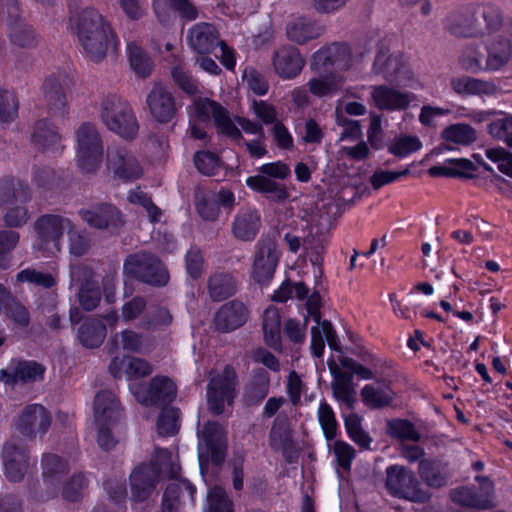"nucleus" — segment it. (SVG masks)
Segmentation results:
<instances>
[{
    "label": "nucleus",
    "mask_w": 512,
    "mask_h": 512,
    "mask_svg": "<svg viewBox=\"0 0 512 512\" xmlns=\"http://www.w3.org/2000/svg\"><path fill=\"white\" fill-rule=\"evenodd\" d=\"M372 104L379 110L400 111L414 100V94L400 91L386 84L370 87Z\"/></svg>",
    "instance_id": "nucleus-18"
},
{
    "label": "nucleus",
    "mask_w": 512,
    "mask_h": 512,
    "mask_svg": "<svg viewBox=\"0 0 512 512\" xmlns=\"http://www.w3.org/2000/svg\"><path fill=\"white\" fill-rule=\"evenodd\" d=\"M388 431L392 437L400 440L418 441L420 439L419 432L414 425L407 420H393L388 423Z\"/></svg>",
    "instance_id": "nucleus-59"
},
{
    "label": "nucleus",
    "mask_w": 512,
    "mask_h": 512,
    "mask_svg": "<svg viewBox=\"0 0 512 512\" xmlns=\"http://www.w3.org/2000/svg\"><path fill=\"white\" fill-rule=\"evenodd\" d=\"M124 273L154 286H163L169 280L164 265L154 256L146 253L129 256L124 262Z\"/></svg>",
    "instance_id": "nucleus-8"
},
{
    "label": "nucleus",
    "mask_w": 512,
    "mask_h": 512,
    "mask_svg": "<svg viewBox=\"0 0 512 512\" xmlns=\"http://www.w3.org/2000/svg\"><path fill=\"white\" fill-rule=\"evenodd\" d=\"M178 409L169 407L163 409L157 422V430L160 435L170 436L178 430Z\"/></svg>",
    "instance_id": "nucleus-62"
},
{
    "label": "nucleus",
    "mask_w": 512,
    "mask_h": 512,
    "mask_svg": "<svg viewBox=\"0 0 512 512\" xmlns=\"http://www.w3.org/2000/svg\"><path fill=\"white\" fill-rule=\"evenodd\" d=\"M343 84V78L336 74H328L311 78L308 83V91L318 97L324 98L335 94Z\"/></svg>",
    "instance_id": "nucleus-43"
},
{
    "label": "nucleus",
    "mask_w": 512,
    "mask_h": 512,
    "mask_svg": "<svg viewBox=\"0 0 512 512\" xmlns=\"http://www.w3.org/2000/svg\"><path fill=\"white\" fill-rule=\"evenodd\" d=\"M10 40L14 45L31 48L36 44L34 31L26 24H16L10 30Z\"/></svg>",
    "instance_id": "nucleus-63"
},
{
    "label": "nucleus",
    "mask_w": 512,
    "mask_h": 512,
    "mask_svg": "<svg viewBox=\"0 0 512 512\" xmlns=\"http://www.w3.org/2000/svg\"><path fill=\"white\" fill-rule=\"evenodd\" d=\"M235 373L226 367L222 374L211 378L207 389V402L209 410L214 414H221L226 405H231L235 396Z\"/></svg>",
    "instance_id": "nucleus-14"
},
{
    "label": "nucleus",
    "mask_w": 512,
    "mask_h": 512,
    "mask_svg": "<svg viewBox=\"0 0 512 512\" xmlns=\"http://www.w3.org/2000/svg\"><path fill=\"white\" fill-rule=\"evenodd\" d=\"M487 131L491 137L503 141L512 148V115L494 119L488 124Z\"/></svg>",
    "instance_id": "nucleus-50"
},
{
    "label": "nucleus",
    "mask_w": 512,
    "mask_h": 512,
    "mask_svg": "<svg viewBox=\"0 0 512 512\" xmlns=\"http://www.w3.org/2000/svg\"><path fill=\"white\" fill-rule=\"evenodd\" d=\"M2 457L6 477L13 482L20 481L28 467L26 447L13 437L5 444Z\"/></svg>",
    "instance_id": "nucleus-22"
},
{
    "label": "nucleus",
    "mask_w": 512,
    "mask_h": 512,
    "mask_svg": "<svg viewBox=\"0 0 512 512\" xmlns=\"http://www.w3.org/2000/svg\"><path fill=\"white\" fill-rule=\"evenodd\" d=\"M52 423L51 413L40 404L26 406L15 422V429L25 438L34 439L47 433Z\"/></svg>",
    "instance_id": "nucleus-17"
},
{
    "label": "nucleus",
    "mask_w": 512,
    "mask_h": 512,
    "mask_svg": "<svg viewBox=\"0 0 512 512\" xmlns=\"http://www.w3.org/2000/svg\"><path fill=\"white\" fill-rule=\"evenodd\" d=\"M450 85L453 91L462 97L472 95L493 96L498 92V87L492 81L469 76L452 78Z\"/></svg>",
    "instance_id": "nucleus-34"
},
{
    "label": "nucleus",
    "mask_w": 512,
    "mask_h": 512,
    "mask_svg": "<svg viewBox=\"0 0 512 512\" xmlns=\"http://www.w3.org/2000/svg\"><path fill=\"white\" fill-rule=\"evenodd\" d=\"M32 141L39 149L56 151L61 145V136L54 125L46 120H40L34 127Z\"/></svg>",
    "instance_id": "nucleus-39"
},
{
    "label": "nucleus",
    "mask_w": 512,
    "mask_h": 512,
    "mask_svg": "<svg viewBox=\"0 0 512 512\" xmlns=\"http://www.w3.org/2000/svg\"><path fill=\"white\" fill-rule=\"evenodd\" d=\"M422 143L417 136H400L395 138L388 146V151L396 157L407 155L420 150Z\"/></svg>",
    "instance_id": "nucleus-53"
},
{
    "label": "nucleus",
    "mask_w": 512,
    "mask_h": 512,
    "mask_svg": "<svg viewBox=\"0 0 512 512\" xmlns=\"http://www.w3.org/2000/svg\"><path fill=\"white\" fill-rule=\"evenodd\" d=\"M259 172V175L250 176L246 179L249 188L268 194L277 200L287 198L288 192L285 186L272 179L283 180L290 176L291 170L287 164L281 161L263 164L259 167Z\"/></svg>",
    "instance_id": "nucleus-7"
},
{
    "label": "nucleus",
    "mask_w": 512,
    "mask_h": 512,
    "mask_svg": "<svg viewBox=\"0 0 512 512\" xmlns=\"http://www.w3.org/2000/svg\"><path fill=\"white\" fill-rule=\"evenodd\" d=\"M107 169L114 178L124 182L134 181L143 175L138 158L125 147H111L107 152Z\"/></svg>",
    "instance_id": "nucleus-16"
},
{
    "label": "nucleus",
    "mask_w": 512,
    "mask_h": 512,
    "mask_svg": "<svg viewBox=\"0 0 512 512\" xmlns=\"http://www.w3.org/2000/svg\"><path fill=\"white\" fill-rule=\"evenodd\" d=\"M261 226V217L256 209H240L231 224V233L239 241L248 242L255 239Z\"/></svg>",
    "instance_id": "nucleus-25"
},
{
    "label": "nucleus",
    "mask_w": 512,
    "mask_h": 512,
    "mask_svg": "<svg viewBox=\"0 0 512 512\" xmlns=\"http://www.w3.org/2000/svg\"><path fill=\"white\" fill-rule=\"evenodd\" d=\"M19 102L13 92L0 90V121H13L18 115Z\"/></svg>",
    "instance_id": "nucleus-60"
},
{
    "label": "nucleus",
    "mask_w": 512,
    "mask_h": 512,
    "mask_svg": "<svg viewBox=\"0 0 512 512\" xmlns=\"http://www.w3.org/2000/svg\"><path fill=\"white\" fill-rule=\"evenodd\" d=\"M486 157L497 164L498 170L512 178V153L505 148H490L485 151Z\"/></svg>",
    "instance_id": "nucleus-64"
},
{
    "label": "nucleus",
    "mask_w": 512,
    "mask_h": 512,
    "mask_svg": "<svg viewBox=\"0 0 512 512\" xmlns=\"http://www.w3.org/2000/svg\"><path fill=\"white\" fill-rule=\"evenodd\" d=\"M449 30L457 37H477L484 34V25L479 16V6L453 16Z\"/></svg>",
    "instance_id": "nucleus-28"
},
{
    "label": "nucleus",
    "mask_w": 512,
    "mask_h": 512,
    "mask_svg": "<svg viewBox=\"0 0 512 512\" xmlns=\"http://www.w3.org/2000/svg\"><path fill=\"white\" fill-rule=\"evenodd\" d=\"M361 396L367 406L381 408L391 402L393 393L387 385H366L361 391Z\"/></svg>",
    "instance_id": "nucleus-47"
},
{
    "label": "nucleus",
    "mask_w": 512,
    "mask_h": 512,
    "mask_svg": "<svg viewBox=\"0 0 512 512\" xmlns=\"http://www.w3.org/2000/svg\"><path fill=\"white\" fill-rule=\"evenodd\" d=\"M69 238V252L71 255L81 257L90 249V240L85 233L71 223L67 231Z\"/></svg>",
    "instance_id": "nucleus-55"
},
{
    "label": "nucleus",
    "mask_w": 512,
    "mask_h": 512,
    "mask_svg": "<svg viewBox=\"0 0 512 512\" xmlns=\"http://www.w3.org/2000/svg\"><path fill=\"white\" fill-rule=\"evenodd\" d=\"M247 316V309L243 303L231 301L219 309L214 324L216 329L229 332L242 326L246 322Z\"/></svg>",
    "instance_id": "nucleus-30"
},
{
    "label": "nucleus",
    "mask_w": 512,
    "mask_h": 512,
    "mask_svg": "<svg viewBox=\"0 0 512 512\" xmlns=\"http://www.w3.org/2000/svg\"><path fill=\"white\" fill-rule=\"evenodd\" d=\"M44 368L36 362L11 363L6 369L0 371V381L7 385L18 382L37 381L43 378Z\"/></svg>",
    "instance_id": "nucleus-29"
},
{
    "label": "nucleus",
    "mask_w": 512,
    "mask_h": 512,
    "mask_svg": "<svg viewBox=\"0 0 512 512\" xmlns=\"http://www.w3.org/2000/svg\"><path fill=\"white\" fill-rule=\"evenodd\" d=\"M127 54L131 69L134 73L146 78L153 70V62L146 51L135 41L127 43Z\"/></svg>",
    "instance_id": "nucleus-42"
},
{
    "label": "nucleus",
    "mask_w": 512,
    "mask_h": 512,
    "mask_svg": "<svg viewBox=\"0 0 512 512\" xmlns=\"http://www.w3.org/2000/svg\"><path fill=\"white\" fill-rule=\"evenodd\" d=\"M72 86V78L64 71L53 72L46 77L43 93L50 113L55 116H64L67 113V95Z\"/></svg>",
    "instance_id": "nucleus-11"
},
{
    "label": "nucleus",
    "mask_w": 512,
    "mask_h": 512,
    "mask_svg": "<svg viewBox=\"0 0 512 512\" xmlns=\"http://www.w3.org/2000/svg\"><path fill=\"white\" fill-rule=\"evenodd\" d=\"M386 488L391 495L412 502L423 503L430 498V494L421 487L414 473L400 465L387 467Z\"/></svg>",
    "instance_id": "nucleus-6"
},
{
    "label": "nucleus",
    "mask_w": 512,
    "mask_h": 512,
    "mask_svg": "<svg viewBox=\"0 0 512 512\" xmlns=\"http://www.w3.org/2000/svg\"><path fill=\"white\" fill-rule=\"evenodd\" d=\"M146 104L150 114L157 121L167 123L172 120L176 112V104L169 89L161 84L155 83L146 98Z\"/></svg>",
    "instance_id": "nucleus-19"
},
{
    "label": "nucleus",
    "mask_w": 512,
    "mask_h": 512,
    "mask_svg": "<svg viewBox=\"0 0 512 512\" xmlns=\"http://www.w3.org/2000/svg\"><path fill=\"white\" fill-rule=\"evenodd\" d=\"M373 73L384 80L402 87L417 88L419 81L399 53L389 54L380 50L373 64Z\"/></svg>",
    "instance_id": "nucleus-5"
},
{
    "label": "nucleus",
    "mask_w": 512,
    "mask_h": 512,
    "mask_svg": "<svg viewBox=\"0 0 512 512\" xmlns=\"http://www.w3.org/2000/svg\"><path fill=\"white\" fill-rule=\"evenodd\" d=\"M120 415V406L113 393L102 391L96 395L94 402L95 425H116Z\"/></svg>",
    "instance_id": "nucleus-31"
},
{
    "label": "nucleus",
    "mask_w": 512,
    "mask_h": 512,
    "mask_svg": "<svg viewBox=\"0 0 512 512\" xmlns=\"http://www.w3.org/2000/svg\"><path fill=\"white\" fill-rule=\"evenodd\" d=\"M77 164L84 172L95 171L101 162L103 146L100 135L91 124H83L77 131Z\"/></svg>",
    "instance_id": "nucleus-9"
},
{
    "label": "nucleus",
    "mask_w": 512,
    "mask_h": 512,
    "mask_svg": "<svg viewBox=\"0 0 512 512\" xmlns=\"http://www.w3.org/2000/svg\"><path fill=\"white\" fill-rule=\"evenodd\" d=\"M331 324L328 321L319 322L311 328V351L315 357H321L325 348L327 335H331Z\"/></svg>",
    "instance_id": "nucleus-57"
},
{
    "label": "nucleus",
    "mask_w": 512,
    "mask_h": 512,
    "mask_svg": "<svg viewBox=\"0 0 512 512\" xmlns=\"http://www.w3.org/2000/svg\"><path fill=\"white\" fill-rule=\"evenodd\" d=\"M329 367L331 372L334 374V381L332 382L334 397L337 401L352 409L356 401L352 376L341 371L336 373V366L334 364H329Z\"/></svg>",
    "instance_id": "nucleus-40"
},
{
    "label": "nucleus",
    "mask_w": 512,
    "mask_h": 512,
    "mask_svg": "<svg viewBox=\"0 0 512 512\" xmlns=\"http://www.w3.org/2000/svg\"><path fill=\"white\" fill-rule=\"evenodd\" d=\"M342 49L344 50V47L339 44H333L318 50L313 55L311 68L317 72L327 70L330 66L338 62L339 51Z\"/></svg>",
    "instance_id": "nucleus-49"
},
{
    "label": "nucleus",
    "mask_w": 512,
    "mask_h": 512,
    "mask_svg": "<svg viewBox=\"0 0 512 512\" xmlns=\"http://www.w3.org/2000/svg\"><path fill=\"white\" fill-rule=\"evenodd\" d=\"M322 33V28L313 20L305 17H298L288 23L286 34L289 40L299 45L318 38Z\"/></svg>",
    "instance_id": "nucleus-37"
},
{
    "label": "nucleus",
    "mask_w": 512,
    "mask_h": 512,
    "mask_svg": "<svg viewBox=\"0 0 512 512\" xmlns=\"http://www.w3.org/2000/svg\"><path fill=\"white\" fill-rule=\"evenodd\" d=\"M208 291L213 300L221 301L236 291V281L228 273L214 274L209 278Z\"/></svg>",
    "instance_id": "nucleus-45"
},
{
    "label": "nucleus",
    "mask_w": 512,
    "mask_h": 512,
    "mask_svg": "<svg viewBox=\"0 0 512 512\" xmlns=\"http://www.w3.org/2000/svg\"><path fill=\"white\" fill-rule=\"evenodd\" d=\"M458 63L462 70L476 74L485 72V61L483 62V54L477 46L465 47L458 59Z\"/></svg>",
    "instance_id": "nucleus-48"
},
{
    "label": "nucleus",
    "mask_w": 512,
    "mask_h": 512,
    "mask_svg": "<svg viewBox=\"0 0 512 512\" xmlns=\"http://www.w3.org/2000/svg\"><path fill=\"white\" fill-rule=\"evenodd\" d=\"M196 209L200 217L205 221H215L218 218V202L212 195L197 194Z\"/></svg>",
    "instance_id": "nucleus-58"
},
{
    "label": "nucleus",
    "mask_w": 512,
    "mask_h": 512,
    "mask_svg": "<svg viewBox=\"0 0 512 512\" xmlns=\"http://www.w3.org/2000/svg\"><path fill=\"white\" fill-rule=\"evenodd\" d=\"M227 448L226 433L221 425L215 422H207L200 433L198 445L199 460H211L215 464L224 461Z\"/></svg>",
    "instance_id": "nucleus-13"
},
{
    "label": "nucleus",
    "mask_w": 512,
    "mask_h": 512,
    "mask_svg": "<svg viewBox=\"0 0 512 512\" xmlns=\"http://www.w3.org/2000/svg\"><path fill=\"white\" fill-rule=\"evenodd\" d=\"M100 117L104 125L122 138H134L139 125L130 104L117 95L107 96L101 103Z\"/></svg>",
    "instance_id": "nucleus-4"
},
{
    "label": "nucleus",
    "mask_w": 512,
    "mask_h": 512,
    "mask_svg": "<svg viewBox=\"0 0 512 512\" xmlns=\"http://www.w3.org/2000/svg\"><path fill=\"white\" fill-rule=\"evenodd\" d=\"M20 240V234L13 230L0 231V267L7 269L11 266V251L15 249Z\"/></svg>",
    "instance_id": "nucleus-52"
},
{
    "label": "nucleus",
    "mask_w": 512,
    "mask_h": 512,
    "mask_svg": "<svg viewBox=\"0 0 512 512\" xmlns=\"http://www.w3.org/2000/svg\"><path fill=\"white\" fill-rule=\"evenodd\" d=\"M82 220L95 229H105L114 233L123 225L120 211L109 204H101L80 211Z\"/></svg>",
    "instance_id": "nucleus-20"
},
{
    "label": "nucleus",
    "mask_w": 512,
    "mask_h": 512,
    "mask_svg": "<svg viewBox=\"0 0 512 512\" xmlns=\"http://www.w3.org/2000/svg\"><path fill=\"white\" fill-rule=\"evenodd\" d=\"M190 134L195 139H204V125L213 120L217 132L234 141L242 139L241 130L232 121L228 111L216 101L197 98L188 107Z\"/></svg>",
    "instance_id": "nucleus-2"
},
{
    "label": "nucleus",
    "mask_w": 512,
    "mask_h": 512,
    "mask_svg": "<svg viewBox=\"0 0 512 512\" xmlns=\"http://www.w3.org/2000/svg\"><path fill=\"white\" fill-rule=\"evenodd\" d=\"M262 326L266 344L273 349L280 350L281 317L276 307L270 306L264 311Z\"/></svg>",
    "instance_id": "nucleus-41"
},
{
    "label": "nucleus",
    "mask_w": 512,
    "mask_h": 512,
    "mask_svg": "<svg viewBox=\"0 0 512 512\" xmlns=\"http://www.w3.org/2000/svg\"><path fill=\"white\" fill-rule=\"evenodd\" d=\"M475 480L479 484V492L472 488L463 486L451 491L452 501L462 507L472 510H486L494 506V485L493 482L485 476H476Z\"/></svg>",
    "instance_id": "nucleus-12"
},
{
    "label": "nucleus",
    "mask_w": 512,
    "mask_h": 512,
    "mask_svg": "<svg viewBox=\"0 0 512 512\" xmlns=\"http://www.w3.org/2000/svg\"><path fill=\"white\" fill-rule=\"evenodd\" d=\"M270 446L281 451L285 457H289V452L293 447L291 429L286 415L279 414L271 427L269 435Z\"/></svg>",
    "instance_id": "nucleus-38"
},
{
    "label": "nucleus",
    "mask_w": 512,
    "mask_h": 512,
    "mask_svg": "<svg viewBox=\"0 0 512 512\" xmlns=\"http://www.w3.org/2000/svg\"><path fill=\"white\" fill-rule=\"evenodd\" d=\"M109 372L115 378L125 375L128 380H134L150 375L152 367L149 362L141 358L132 356L120 358L116 356L110 362Z\"/></svg>",
    "instance_id": "nucleus-27"
},
{
    "label": "nucleus",
    "mask_w": 512,
    "mask_h": 512,
    "mask_svg": "<svg viewBox=\"0 0 512 512\" xmlns=\"http://www.w3.org/2000/svg\"><path fill=\"white\" fill-rule=\"evenodd\" d=\"M136 399L145 405L172 401L176 394L175 383L167 377H155L148 388L139 387L134 391Z\"/></svg>",
    "instance_id": "nucleus-24"
},
{
    "label": "nucleus",
    "mask_w": 512,
    "mask_h": 512,
    "mask_svg": "<svg viewBox=\"0 0 512 512\" xmlns=\"http://www.w3.org/2000/svg\"><path fill=\"white\" fill-rule=\"evenodd\" d=\"M317 415L326 439H334L337 434V421L331 406L325 401L320 402Z\"/></svg>",
    "instance_id": "nucleus-56"
},
{
    "label": "nucleus",
    "mask_w": 512,
    "mask_h": 512,
    "mask_svg": "<svg viewBox=\"0 0 512 512\" xmlns=\"http://www.w3.org/2000/svg\"><path fill=\"white\" fill-rule=\"evenodd\" d=\"M180 467L167 449L156 450L152 463L138 466L131 474L132 496L137 501L146 499L155 487L160 474L177 477Z\"/></svg>",
    "instance_id": "nucleus-3"
},
{
    "label": "nucleus",
    "mask_w": 512,
    "mask_h": 512,
    "mask_svg": "<svg viewBox=\"0 0 512 512\" xmlns=\"http://www.w3.org/2000/svg\"><path fill=\"white\" fill-rule=\"evenodd\" d=\"M70 26L85 56L93 62H101L109 48L114 50L119 45L111 25L94 8H85L71 16Z\"/></svg>",
    "instance_id": "nucleus-1"
},
{
    "label": "nucleus",
    "mask_w": 512,
    "mask_h": 512,
    "mask_svg": "<svg viewBox=\"0 0 512 512\" xmlns=\"http://www.w3.org/2000/svg\"><path fill=\"white\" fill-rule=\"evenodd\" d=\"M189 47L199 55H206L220 43L219 33L214 25L210 23H197L187 33Z\"/></svg>",
    "instance_id": "nucleus-23"
},
{
    "label": "nucleus",
    "mask_w": 512,
    "mask_h": 512,
    "mask_svg": "<svg viewBox=\"0 0 512 512\" xmlns=\"http://www.w3.org/2000/svg\"><path fill=\"white\" fill-rule=\"evenodd\" d=\"M280 253L270 239H261L255 246L251 277L260 285L268 284L274 276Z\"/></svg>",
    "instance_id": "nucleus-15"
},
{
    "label": "nucleus",
    "mask_w": 512,
    "mask_h": 512,
    "mask_svg": "<svg viewBox=\"0 0 512 512\" xmlns=\"http://www.w3.org/2000/svg\"><path fill=\"white\" fill-rule=\"evenodd\" d=\"M479 16H481L484 25V32H493L500 29L502 26V15L498 7L485 4L479 6Z\"/></svg>",
    "instance_id": "nucleus-61"
},
{
    "label": "nucleus",
    "mask_w": 512,
    "mask_h": 512,
    "mask_svg": "<svg viewBox=\"0 0 512 512\" xmlns=\"http://www.w3.org/2000/svg\"><path fill=\"white\" fill-rule=\"evenodd\" d=\"M512 59V44L506 38H496L487 46L485 72L502 70Z\"/></svg>",
    "instance_id": "nucleus-35"
},
{
    "label": "nucleus",
    "mask_w": 512,
    "mask_h": 512,
    "mask_svg": "<svg viewBox=\"0 0 512 512\" xmlns=\"http://www.w3.org/2000/svg\"><path fill=\"white\" fill-rule=\"evenodd\" d=\"M441 138L444 141L442 149L453 151L460 146H470L476 142L478 135L472 126L465 123H456L445 127L441 132Z\"/></svg>",
    "instance_id": "nucleus-32"
},
{
    "label": "nucleus",
    "mask_w": 512,
    "mask_h": 512,
    "mask_svg": "<svg viewBox=\"0 0 512 512\" xmlns=\"http://www.w3.org/2000/svg\"><path fill=\"white\" fill-rule=\"evenodd\" d=\"M71 221L68 218L59 215H43L35 222L36 249L55 253L60 250V241L64 234L71 227Z\"/></svg>",
    "instance_id": "nucleus-10"
},
{
    "label": "nucleus",
    "mask_w": 512,
    "mask_h": 512,
    "mask_svg": "<svg viewBox=\"0 0 512 512\" xmlns=\"http://www.w3.org/2000/svg\"><path fill=\"white\" fill-rule=\"evenodd\" d=\"M195 492V487L186 479H174L164 492L162 512H179L180 501H184L185 497H188L194 503Z\"/></svg>",
    "instance_id": "nucleus-33"
},
{
    "label": "nucleus",
    "mask_w": 512,
    "mask_h": 512,
    "mask_svg": "<svg viewBox=\"0 0 512 512\" xmlns=\"http://www.w3.org/2000/svg\"><path fill=\"white\" fill-rule=\"evenodd\" d=\"M418 474L422 481L432 488L444 486L450 477L447 464L436 459H422L419 462Z\"/></svg>",
    "instance_id": "nucleus-36"
},
{
    "label": "nucleus",
    "mask_w": 512,
    "mask_h": 512,
    "mask_svg": "<svg viewBox=\"0 0 512 512\" xmlns=\"http://www.w3.org/2000/svg\"><path fill=\"white\" fill-rule=\"evenodd\" d=\"M327 243V237L325 234L321 233L319 235H314L313 232H310V235L307 236L303 241V249L305 254L310 258L311 262L316 265L321 262L322 254L324 253L325 246Z\"/></svg>",
    "instance_id": "nucleus-54"
},
{
    "label": "nucleus",
    "mask_w": 512,
    "mask_h": 512,
    "mask_svg": "<svg viewBox=\"0 0 512 512\" xmlns=\"http://www.w3.org/2000/svg\"><path fill=\"white\" fill-rule=\"evenodd\" d=\"M204 512H233L232 501L227 497L223 488L214 486L209 489L207 507Z\"/></svg>",
    "instance_id": "nucleus-51"
},
{
    "label": "nucleus",
    "mask_w": 512,
    "mask_h": 512,
    "mask_svg": "<svg viewBox=\"0 0 512 512\" xmlns=\"http://www.w3.org/2000/svg\"><path fill=\"white\" fill-rule=\"evenodd\" d=\"M43 477L47 485L57 486L65 472L67 471V464L57 455H46L43 460Z\"/></svg>",
    "instance_id": "nucleus-46"
},
{
    "label": "nucleus",
    "mask_w": 512,
    "mask_h": 512,
    "mask_svg": "<svg viewBox=\"0 0 512 512\" xmlns=\"http://www.w3.org/2000/svg\"><path fill=\"white\" fill-rule=\"evenodd\" d=\"M106 337L105 325L95 319L85 321L79 328L78 338L83 346L95 348L100 346Z\"/></svg>",
    "instance_id": "nucleus-44"
},
{
    "label": "nucleus",
    "mask_w": 512,
    "mask_h": 512,
    "mask_svg": "<svg viewBox=\"0 0 512 512\" xmlns=\"http://www.w3.org/2000/svg\"><path fill=\"white\" fill-rule=\"evenodd\" d=\"M113 352L122 349L127 352L148 354L154 349V340L146 335L137 333L132 329H124L110 339Z\"/></svg>",
    "instance_id": "nucleus-26"
},
{
    "label": "nucleus",
    "mask_w": 512,
    "mask_h": 512,
    "mask_svg": "<svg viewBox=\"0 0 512 512\" xmlns=\"http://www.w3.org/2000/svg\"><path fill=\"white\" fill-rule=\"evenodd\" d=\"M275 73L283 80L296 78L305 65V59L300 51L290 45L278 48L272 58Z\"/></svg>",
    "instance_id": "nucleus-21"
}]
</instances>
